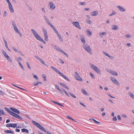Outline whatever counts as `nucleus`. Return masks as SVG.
<instances>
[{
  "label": "nucleus",
  "instance_id": "13",
  "mask_svg": "<svg viewBox=\"0 0 134 134\" xmlns=\"http://www.w3.org/2000/svg\"><path fill=\"white\" fill-rule=\"evenodd\" d=\"M75 75L74 76L76 79L78 81H82L83 80L82 78L80 76V74L76 72H75Z\"/></svg>",
  "mask_w": 134,
  "mask_h": 134
},
{
  "label": "nucleus",
  "instance_id": "19",
  "mask_svg": "<svg viewBox=\"0 0 134 134\" xmlns=\"http://www.w3.org/2000/svg\"><path fill=\"white\" fill-rule=\"evenodd\" d=\"M98 13V10H96L92 12L91 13V15L92 16H96Z\"/></svg>",
  "mask_w": 134,
  "mask_h": 134
},
{
  "label": "nucleus",
  "instance_id": "33",
  "mask_svg": "<svg viewBox=\"0 0 134 134\" xmlns=\"http://www.w3.org/2000/svg\"><path fill=\"white\" fill-rule=\"evenodd\" d=\"M21 131L23 132H26L27 133H28L29 132V131L28 130L26 129H22L21 130Z\"/></svg>",
  "mask_w": 134,
  "mask_h": 134
},
{
  "label": "nucleus",
  "instance_id": "21",
  "mask_svg": "<svg viewBox=\"0 0 134 134\" xmlns=\"http://www.w3.org/2000/svg\"><path fill=\"white\" fill-rule=\"evenodd\" d=\"M8 6L10 12L12 13H13L14 12V10L12 4L8 5Z\"/></svg>",
  "mask_w": 134,
  "mask_h": 134
},
{
  "label": "nucleus",
  "instance_id": "10",
  "mask_svg": "<svg viewBox=\"0 0 134 134\" xmlns=\"http://www.w3.org/2000/svg\"><path fill=\"white\" fill-rule=\"evenodd\" d=\"M48 5L49 7V9L51 10H54L56 8L55 5L52 1H49Z\"/></svg>",
  "mask_w": 134,
  "mask_h": 134
},
{
  "label": "nucleus",
  "instance_id": "1",
  "mask_svg": "<svg viewBox=\"0 0 134 134\" xmlns=\"http://www.w3.org/2000/svg\"><path fill=\"white\" fill-rule=\"evenodd\" d=\"M43 17L44 18L45 20L47 23L50 25L53 29L54 30L55 33L57 35V36L59 38V40L61 42H63V40L62 37L58 33V31L54 27V26L50 23L48 19L47 18V17L45 15L43 16Z\"/></svg>",
  "mask_w": 134,
  "mask_h": 134
},
{
  "label": "nucleus",
  "instance_id": "34",
  "mask_svg": "<svg viewBox=\"0 0 134 134\" xmlns=\"http://www.w3.org/2000/svg\"><path fill=\"white\" fill-rule=\"evenodd\" d=\"M116 14V12L114 11H113L112 12V13L109 14V16H111L114 15H115Z\"/></svg>",
  "mask_w": 134,
  "mask_h": 134
},
{
  "label": "nucleus",
  "instance_id": "51",
  "mask_svg": "<svg viewBox=\"0 0 134 134\" xmlns=\"http://www.w3.org/2000/svg\"><path fill=\"white\" fill-rule=\"evenodd\" d=\"M121 116L123 118H127V116L125 114H122V115Z\"/></svg>",
  "mask_w": 134,
  "mask_h": 134
},
{
  "label": "nucleus",
  "instance_id": "11",
  "mask_svg": "<svg viewBox=\"0 0 134 134\" xmlns=\"http://www.w3.org/2000/svg\"><path fill=\"white\" fill-rule=\"evenodd\" d=\"M54 48L57 51L61 52V53L64 54L66 55L67 57H68V54L65 53L62 50V49L56 45H55L54 46Z\"/></svg>",
  "mask_w": 134,
  "mask_h": 134
},
{
  "label": "nucleus",
  "instance_id": "7",
  "mask_svg": "<svg viewBox=\"0 0 134 134\" xmlns=\"http://www.w3.org/2000/svg\"><path fill=\"white\" fill-rule=\"evenodd\" d=\"M82 47L83 49L88 53L90 54H92V51L90 45L87 44H83Z\"/></svg>",
  "mask_w": 134,
  "mask_h": 134
},
{
  "label": "nucleus",
  "instance_id": "58",
  "mask_svg": "<svg viewBox=\"0 0 134 134\" xmlns=\"http://www.w3.org/2000/svg\"><path fill=\"white\" fill-rule=\"evenodd\" d=\"M103 53L104 54V55H105L107 56L108 57L109 56V55L107 53L105 52H103Z\"/></svg>",
  "mask_w": 134,
  "mask_h": 134
},
{
  "label": "nucleus",
  "instance_id": "62",
  "mask_svg": "<svg viewBox=\"0 0 134 134\" xmlns=\"http://www.w3.org/2000/svg\"><path fill=\"white\" fill-rule=\"evenodd\" d=\"M15 59L18 62V64L19 63H20L19 59L18 58H16Z\"/></svg>",
  "mask_w": 134,
  "mask_h": 134
},
{
  "label": "nucleus",
  "instance_id": "24",
  "mask_svg": "<svg viewBox=\"0 0 134 134\" xmlns=\"http://www.w3.org/2000/svg\"><path fill=\"white\" fill-rule=\"evenodd\" d=\"M128 94L131 98L134 99V94L132 92H129L128 93Z\"/></svg>",
  "mask_w": 134,
  "mask_h": 134
},
{
  "label": "nucleus",
  "instance_id": "12",
  "mask_svg": "<svg viewBox=\"0 0 134 134\" xmlns=\"http://www.w3.org/2000/svg\"><path fill=\"white\" fill-rule=\"evenodd\" d=\"M42 29L44 34V40L46 41L47 42L48 41V39L47 31L44 28H43Z\"/></svg>",
  "mask_w": 134,
  "mask_h": 134
},
{
  "label": "nucleus",
  "instance_id": "63",
  "mask_svg": "<svg viewBox=\"0 0 134 134\" xmlns=\"http://www.w3.org/2000/svg\"><path fill=\"white\" fill-rule=\"evenodd\" d=\"M7 3L8 4V5L11 4L9 0H6Z\"/></svg>",
  "mask_w": 134,
  "mask_h": 134
},
{
  "label": "nucleus",
  "instance_id": "52",
  "mask_svg": "<svg viewBox=\"0 0 134 134\" xmlns=\"http://www.w3.org/2000/svg\"><path fill=\"white\" fill-rule=\"evenodd\" d=\"M79 103L81 105L83 106L84 107H85V108L86 107V106L85 105H84V103H82V102H81L80 101L79 102Z\"/></svg>",
  "mask_w": 134,
  "mask_h": 134
},
{
  "label": "nucleus",
  "instance_id": "25",
  "mask_svg": "<svg viewBox=\"0 0 134 134\" xmlns=\"http://www.w3.org/2000/svg\"><path fill=\"white\" fill-rule=\"evenodd\" d=\"M60 84L64 88L67 89L69 90V88L67 87L66 85L64 83H60Z\"/></svg>",
  "mask_w": 134,
  "mask_h": 134
},
{
  "label": "nucleus",
  "instance_id": "42",
  "mask_svg": "<svg viewBox=\"0 0 134 134\" xmlns=\"http://www.w3.org/2000/svg\"><path fill=\"white\" fill-rule=\"evenodd\" d=\"M19 66H20V67H21V68L23 70H24L25 69H24V66H23V65H22V64L20 63H19Z\"/></svg>",
  "mask_w": 134,
  "mask_h": 134
},
{
  "label": "nucleus",
  "instance_id": "43",
  "mask_svg": "<svg viewBox=\"0 0 134 134\" xmlns=\"http://www.w3.org/2000/svg\"><path fill=\"white\" fill-rule=\"evenodd\" d=\"M62 91H63V92H64L66 94L68 97H69V94L64 89H62Z\"/></svg>",
  "mask_w": 134,
  "mask_h": 134
},
{
  "label": "nucleus",
  "instance_id": "18",
  "mask_svg": "<svg viewBox=\"0 0 134 134\" xmlns=\"http://www.w3.org/2000/svg\"><path fill=\"white\" fill-rule=\"evenodd\" d=\"M10 109L12 111L18 114H19L20 113L19 111L17 109L12 107L10 108Z\"/></svg>",
  "mask_w": 134,
  "mask_h": 134
},
{
  "label": "nucleus",
  "instance_id": "29",
  "mask_svg": "<svg viewBox=\"0 0 134 134\" xmlns=\"http://www.w3.org/2000/svg\"><path fill=\"white\" fill-rule=\"evenodd\" d=\"M81 91L83 93L86 95H88V94L87 92L85 91V90L84 89H81Z\"/></svg>",
  "mask_w": 134,
  "mask_h": 134
},
{
  "label": "nucleus",
  "instance_id": "31",
  "mask_svg": "<svg viewBox=\"0 0 134 134\" xmlns=\"http://www.w3.org/2000/svg\"><path fill=\"white\" fill-rule=\"evenodd\" d=\"M52 101L53 103H54L55 104H57L58 105H59L61 107H64V105H62V104L60 103H58L56 101Z\"/></svg>",
  "mask_w": 134,
  "mask_h": 134
},
{
  "label": "nucleus",
  "instance_id": "32",
  "mask_svg": "<svg viewBox=\"0 0 134 134\" xmlns=\"http://www.w3.org/2000/svg\"><path fill=\"white\" fill-rule=\"evenodd\" d=\"M86 22L87 23L90 24H91L92 23V21L91 20H90L88 19H87Z\"/></svg>",
  "mask_w": 134,
  "mask_h": 134
},
{
  "label": "nucleus",
  "instance_id": "40",
  "mask_svg": "<svg viewBox=\"0 0 134 134\" xmlns=\"http://www.w3.org/2000/svg\"><path fill=\"white\" fill-rule=\"evenodd\" d=\"M42 82H41L39 81L38 82H37L36 83H34V86H36L38 85L39 84H42Z\"/></svg>",
  "mask_w": 134,
  "mask_h": 134
},
{
  "label": "nucleus",
  "instance_id": "23",
  "mask_svg": "<svg viewBox=\"0 0 134 134\" xmlns=\"http://www.w3.org/2000/svg\"><path fill=\"white\" fill-rule=\"evenodd\" d=\"M89 119L91 121H93L96 124H99L100 123V122L97 121H96V120L95 119L93 118H90Z\"/></svg>",
  "mask_w": 134,
  "mask_h": 134
},
{
  "label": "nucleus",
  "instance_id": "8",
  "mask_svg": "<svg viewBox=\"0 0 134 134\" xmlns=\"http://www.w3.org/2000/svg\"><path fill=\"white\" fill-rule=\"evenodd\" d=\"M12 25H13L15 31L21 37H22V35L18 29V27L15 22L14 21L12 22Z\"/></svg>",
  "mask_w": 134,
  "mask_h": 134
},
{
  "label": "nucleus",
  "instance_id": "41",
  "mask_svg": "<svg viewBox=\"0 0 134 134\" xmlns=\"http://www.w3.org/2000/svg\"><path fill=\"white\" fill-rule=\"evenodd\" d=\"M40 61L41 62L43 65L46 66H48L46 65L44 62L43 61V60L42 59H41V60H40Z\"/></svg>",
  "mask_w": 134,
  "mask_h": 134
},
{
  "label": "nucleus",
  "instance_id": "48",
  "mask_svg": "<svg viewBox=\"0 0 134 134\" xmlns=\"http://www.w3.org/2000/svg\"><path fill=\"white\" fill-rule=\"evenodd\" d=\"M13 49L16 52H18L19 51L17 50L16 48L14 47H12Z\"/></svg>",
  "mask_w": 134,
  "mask_h": 134
},
{
  "label": "nucleus",
  "instance_id": "30",
  "mask_svg": "<svg viewBox=\"0 0 134 134\" xmlns=\"http://www.w3.org/2000/svg\"><path fill=\"white\" fill-rule=\"evenodd\" d=\"M111 74L115 76H117L118 75V73L112 70Z\"/></svg>",
  "mask_w": 134,
  "mask_h": 134
},
{
  "label": "nucleus",
  "instance_id": "3",
  "mask_svg": "<svg viewBox=\"0 0 134 134\" xmlns=\"http://www.w3.org/2000/svg\"><path fill=\"white\" fill-rule=\"evenodd\" d=\"M32 122L34 125L41 130L46 132L47 134H52L48 131H47L43 127L36 122L32 120Z\"/></svg>",
  "mask_w": 134,
  "mask_h": 134
},
{
  "label": "nucleus",
  "instance_id": "38",
  "mask_svg": "<svg viewBox=\"0 0 134 134\" xmlns=\"http://www.w3.org/2000/svg\"><path fill=\"white\" fill-rule=\"evenodd\" d=\"M12 127L15 128L17 126V124L16 123L12 124Z\"/></svg>",
  "mask_w": 134,
  "mask_h": 134
},
{
  "label": "nucleus",
  "instance_id": "2",
  "mask_svg": "<svg viewBox=\"0 0 134 134\" xmlns=\"http://www.w3.org/2000/svg\"><path fill=\"white\" fill-rule=\"evenodd\" d=\"M31 31L35 38L38 40L42 42L44 44H46V42L40 36V35L36 31L33 29H31Z\"/></svg>",
  "mask_w": 134,
  "mask_h": 134
},
{
  "label": "nucleus",
  "instance_id": "35",
  "mask_svg": "<svg viewBox=\"0 0 134 134\" xmlns=\"http://www.w3.org/2000/svg\"><path fill=\"white\" fill-rule=\"evenodd\" d=\"M5 114V113L3 109H0V115H4Z\"/></svg>",
  "mask_w": 134,
  "mask_h": 134
},
{
  "label": "nucleus",
  "instance_id": "46",
  "mask_svg": "<svg viewBox=\"0 0 134 134\" xmlns=\"http://www.w3.org/2000/svg\"><path fill=\"white\" fill-rule=\"evenodd\" d=\"M90 74L93 79H94L95 78L94 75L91 72H90Z\"/></svg>",
  "mask_w": 134,
  "mask_h": 134
},
{
  "label": "nucleus",
  "instance_id": "56",
  "mask_svg": "<svg viewBox=\"0 0 134 134\" xmlns=\"http://www.w3.org/2000/svg\"><path fill=\"white\" fill-rule=\"evenodd\" d=\"M35 57L36 58L37 60H40L41 59V58H40V57H38L37 56H35Z\"/></svg>",
  "mask_w": 134,
  "mask_h": 134
},
{
  "label": "nucleus",
  "instance_id": "64",
  "mask_svg": "<svg viewBox=\"0 0 134 134\" xmlns=\"http://www.w3.org/2000/svg\"><path fill=\"white\" fill-rule=\"evenodd\" d=\"M15 131L16 132H20V130L19 129H16L15 130Z\"/></svg>",
  "mask_w": 134,
  "mask_h": 134
},
{
  "label": "nucleus",
  "instance_id": "36",
  "mask_svg": "<svg viewBox=\"0 0 134 134\" xmlns=\"http://www.w3.org/2000/svg\"><path fill=\"white\" fill-rule=\"evenodd\" d=\"M66 117L68 119H70L72 120V121H75L76 122H77V121H76L75 120H74V119H73L72 118L70 117V116H67Z\"/></svg>",
  "mask_w": 134,
  "mask_h": 134
},
{
  "label": "nucleus",
  "instance_id": "50",
  "mask_svg": "<svg viewBox=\"0 0 134 134\" xmlns=\"http://www.w3.org/2000/svg\"><path fill=\"white\" fill-rule=\"evenodd\" d=\"M26 64L28 68L30 69H31V68L29 63L28 62H26Z\"/></svg>",
  "mask_w": 134,
  "mask_h": 134
},
{
  "label": "nucleus",
  "instance_id": "59",
  "mask_svg": "<svg viewBox=\"0 0 134 134\" xmlns=\"http://www.w3.org/2000/svg\"><path fill=\"white\" fill-rule=\"evenodd\" d=\"M108 96H109V97H111V98H115V97H113L112 96H111L110 94H108Z\"/></svg>",
  "mask_w": 134,
  "mask_h": 134
},
{
  "label": "nucleus",
  "instance_id": "39",
  "mask_svg": "<svg viewBox=\"0 0 134 134\" xmlns=\"http://www.w3.org/2000/svg\"><path fill=\"white\" fill-rule=\"evenodd\" d=\"M125 37L126 38H129L131 37V35L130 34H128L125 35Z\"/></svg>",
  "mask_w": 134,
  "mask_h": 134
},
{
  "label": "nucleus",
  "instance_id": "28",
  "mask_svg": "<svg viewBox=\"0 0 134 134\" xmlns=\"http://www.w3.org/2000/svg\"><path fill=\"white\" fill-rule=\"evenodd\" d=\"M87 35L89 36L92 35V33L91 32L90 30L88 29L86 31Z\"/></svg>",
  "mask_w": 134,
  "mask_h": 134
},
{
  "label": "nucleus",
  "instance_id": "17",
  "mask_svg": "<svg viewBox=\"0 0 134 134\" xmlns=\"http://www.w3.org/2000/svg\"><path fill=\"white\" fill-rule=\"evenodd\" d=\"M80 39L82 42L83 44H86V41L85 39V37L83 35H81L80 36Z\"/></svg>",
  "mask_w": 134,
  "mask_h": 134
},
{
  "label": "nucleus",
  "instance_id": "53",
  "mask_svg": "<svg viewBox=\"0 0 134 134\" xmlns=\"http://www.w3.org/2000/svg\"><path fill=\"white\" fill-rule=\"evenodd\" d=\"M79 4L81 5H84L86 4L84 2H80L79 3Z\"/></svg>",
  "mask_w": 134,
  "mask_h": 134
},
{
  "label": "nucleus",
  "instance_id": "27",
  "mask_svg": "<svg viewBox=\"0 0 134 134\" xmlns=\"http://www.w3.org/2000/svg\"><path fill=\"white\" fill-rule=\"evenodd\" d=\"M6 133H13L14 132L12 130H6L4 131Z\"/></svg>",
  "mask_w": 134,
  "mask_h": 134
},
{
  "label": "nucleus",
  "instance_id": "26",
  "mask_svg": "<svg viewBox=\"0 0 134 134\" xmlns=\"http://www.w3.org/2000/svg\"><path fill=\"white\" fill-rule=\"evenodd\" d=\"M55 86L57 89L58 90L61 94H63V92L62 90L59 88V86L57 85H55Z\"/></svg>",
  "mask_w": 134,
  "mask_h": 134
},
{
  "label": "nucleus",
  "instance_id": "44",
  "mask_svg": "<svg viewBox=\"0 0 134 134\" xmlns=\"http://www.w3.org/2000/svg\"><path fill=\"white\" fill-rule=\"evenodd\" d=\"M41 11L42 13H46V11L44 9V7H42L41 8Z\"/></svg>",
  "mask_w": 134,
  "mask_h": 134
},
{
  "label": "nucleus",
  "instance_id": "16",
  "mask_svg": "<svg viewBox=\"0 0 134 134\" xmlns=\"http://www.w3.org/2000/svg\"><path fill=\"white\" fill-rule=\"evenodd\" d=\"M111 80L114 83L118 85H119V83L117 80L114 77H110Z\"/></svg>",
  "mask_w": 134,
  "mask_h": 134
},
{
  "label": "nucleus",
  "instance_id": "14",
  "mask_svg": "<svg viewBox=\"0 0 134 134\" xmlns=\"http://www.w3.org/2000/svg\"><path fill=\"white\" fill-rule=\"evenodd\" d=\"M72 24L75 27H76L79 29H81V28L80 26L79 23L78 22H72Z\"/></svg>",
  "mask_w": 134,
  "mask_h": 134
},
{
  "label": "nucleus",
  "instance_id": "47",
  "mask_svg": "<svg viewBox=\"0 0 134 134\" xmlns=\"http://www.w3.org/2000/svg\"><path fill=\"white\" fill-rule=\"evenodd\" d=\"M12 124H8L6 125V127H12Z\"/></svg>",
  "mask_w": 134,
  "mask_h": 134
},
{
  "label": "nucleus",
  "instance_id": "9",
  "mask_svg": "<svg viewBox=\"0 0 134 134\" xmlns=\"http://www.w3.org/2000/svg\"><path fill=\"white\" fill-rule=\"evenodd\" d=\"M2 52L4 56L7 59V60L10 63H12V59L8 55L5 51L4 49H3L2 50Z\"/></svg>",
  "mask_w": 134,
  "mask_h": 134
},
{
  "label": "nucleus",
  "instance_id": "49",
  "mask_svg": "<svg viewBox=\"0 0 134 134\" xmlns=\"http://www.w3.org/2000/svg\"><path fill=\"white\" fill-rule=\"evenodd\" d=\"M113 120L114 121H116L117 120V119L116 116H115L113 118Z\"/></svg>",
  "mask_w": 134,
  "mask_h": 134
},
{
  "label": "nucleus",
  "instance_id": "45",
  "mask_svg": "<svg viewBox=\"0 0 134 134\" xmlns=\"http://www.w3.org/2000/svg\"><path fill=\"white\" fill-rule=\"evenodd\" d=\"M69 94L73 98H76V96L72 93L71 92H69Z\"/></svg>",
  "mask_w": 134,
  "mask_h": 134
},
{
  "label": "nucleus",
  "instance_id": "61",
  "mask_svg": "<svg viewBox=\"0 0 134 134\" xmlns=\"http://www.w3.org/2000/svg\"><path fill=\"white\" fill-rule=\"evenodd\" d=\"M18 52L19 53L23 56H24V54L21 51H19Z\"/></svg>",
  "mask_w": 134,
  "mask_h": 134
},
{
  "label": "nucleus",
  "instance_id": "60",
  "mask_svg": "<svg viewBox=\"0 0 134 134\" xmlns=\"http://www.w3.org/2000/svg\"><path fill=\"white\" fill-rule=\"evenodd\" d=\"M0 94L2 95H3L4 94V93L1 90H0Z\"/></svg>",
  "mask_w": 134,
  "mask_h": 134
},
{
  "label": "nucleus",
  "instance_id": "55",
  "mask_svg": "<svg viewBox=\"0 0 134 134\" xmlns=\"http://www.w3.org/2000/svg\"><path fill=\"white\" fill-rule=\"evenodd\" d=\"M33 77L36 80H37L38 79V78L37 75H34Z\"/></svg>",
  "mask_w": 134,
  "mask_h": 134
},
{
  "label": "nucleus",
  "instance_id": "57",
  "mask_svg": "<svg viewBox=\"0 0 134 134\" xmlns=\"http://www.w3.org/2000/svg\"><path fill=\"white\" fill-rule=\"evenodd\" d=\"M6 15L7 12L6 11H5L4 13L3 16L4 17H5L6 16Z\"/></svg>",
  "mask_w": 134,
  "mask_h": 134
},
{
  "label": "nucleus",
  "instance_id": "6",
  "mask_svg": "<svg viewBox=\"0 0 134 134\" xmlns=\"http://www.w3.org/2000/svg\"><path fill=\"white\" fill-rule=\"evenodd\" d=\"M90 66L91 69L97 74L99 75L101 74V72L100 70L97 66L91 63L90 64Z\"/></svg>",
  "mask_w": 134,
  "mask_h": 134
},
{
  "label": "nucleus",
  "instance_id": "4",
  "mask_svg": "<svg viewBox=\"0 0 134 134\" xmlns=\"http://www.w3.org/2000/svg\"><path fill=\"white\" fill-rule=\"evenodd\" d=\"M4 109L8 112L10 115L16 118H18L19 119H20L21 120H22V118L19 115L10 111V110L8 108L6 107H5Z\"/></svg>",
  "mask_w": 134,
  "mask_h": 134
},
{
  "label": "nucleus",
  "instance_id": "15",
  "mask_svg": "<svg viewBox=\"0 0 134 134\" xmlns=\"http://www.w3.org/2000/svg\"><path fill=\"white\" fill-rule=\"evenodd\" d=\"M117 7L120 12H124L126 11V9L122 6L118 5L117 6Z\"/></svg>",
  "mask_w": 134,
  "mask_h": 134
},
{
  "label": "nucleus",
  "instance_id": "5",
  "mask_svg": "<svg viewBox=\"0 0 134 134\" xmlns=\"http://www.w3.org/2000/svg\"><path fill=\"white\" fill-rule=\"evenodd\" d=\"M51 68L53 70L55 71L57 73L59 74L60 76L63 77L66 80L68 81H70V80L66 76L63 75L62 73L60 72L57 69L53 66H51Z\"/></svg>",
  "mask_w": 134,
  "mask_h": 134
},
{
  "label": "nucleus",
  "instance_id": "20",
  "mask_svg": "<svg viewBox=\"0 0 134 134\" xmlns=\"http://www.w3.org/2000/svg\"><path fill=\"white\" fill-rule=\"evenodd\" d=\"M119 29L118 26L117 25H113L112 26V29L113 30H116Z\"/></svg>",
  "mask_w": 134,
  "mask_h": 134
},
{
  "label": "nucleus",
  "instance_id": "54",
  "mask_svg": "<svg viewBox=\"0 0 134 134\" xmlns=\"http://www.w3.org/2000/svg\"><path fill=\"white\" fill-rule=\"evenodd\" d=\"M117 118H118V119L119 121H120V120H121V118L120 116V115H118V116H117Z\"/></svg>",
  "mask_w": 134,
  "mask_h": 134
},
{
  "label": "nucleus",
  "instance_id": "22",
  "mask_svg": "<svg viewBox=\"0 0 134 134\" xmlns=\"http://www.w3.org/2000/svg\"><path fill=\"white\" fill-rule=\"evenodd\" d=\"M99 35L101 38H102L103 37V36L106 35L107 33L105 32H100L99 34Z\"/></svg>",
  "mask_w": 134,
  "mask_h": 134
},
{
  "label": "nucleus",
  "instance_id": "37",
  "mask_svg": "<svg viewBox=\"0 0 134 134\" xmlns=\"http://www.w3.org/2000/svg\"><path fill=\"white\" fill-rule=\"evenodd\" d=\"M42 77L43 78V80L44 81H47L46 79V75L45 74H43Z\"/></svg>",
  "mask_w": 134,
  "mask_h": 134
}]
</instances>
